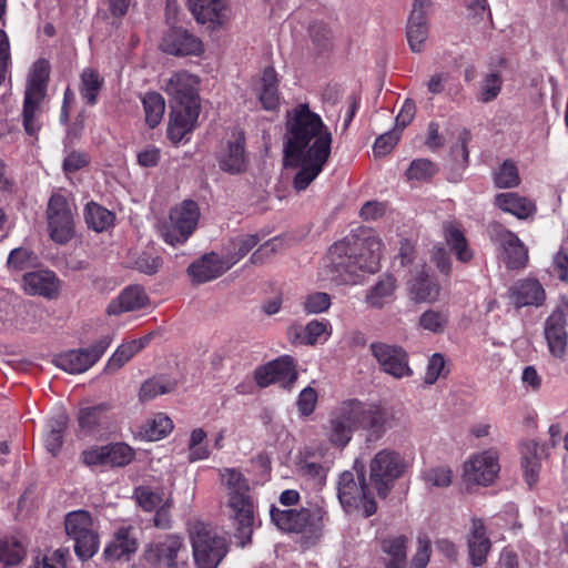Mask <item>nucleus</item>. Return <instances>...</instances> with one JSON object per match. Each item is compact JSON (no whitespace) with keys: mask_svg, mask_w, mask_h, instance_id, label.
Listing matches in <instances>:
<instances>
[{"mask_svg":"<svg viewBox=\"0 0 568 568\" xmlns=\"http://www.w3.org/2000/svg\"><path fill=\"white\" fill-rule=\"evenodd\" d=\"M353 429L348 427L334 412L329 418L328 438L332 444L345 447L353 436Z\"/></svg>","mask_w":568,"mask_h":568,"instance_id":"864d4df0","label":"nucleus"},{"mask_svg":"<svg viewBox=\"0 0 568 568\" xmlns=\"http://www.w3.org/2000/svg\"><path fill=\"white\" fill-rule=\"evenodd\" d=\"M24 557L22 545L14 539H0V562L4 566H14Z\"/></svg>","mask_w":568,"mask_h":568,"instance_id":"4d7b16f0","label":"nucleus"},{"mask_svg":"<svg viewBox=\"0 0 568 568\" xmlns=\"http://www.w3.org/2000/svg\"><path fill=\"white\" fill-rule=\"evenodd\" d=\"M44 97L24 93L22 123L24 131L33 136L41 128V103Z\"/></svg>","mask_w":568,"mask_h":568,"instance_id":"58836bf2","label":"nucleus"},{"mask_svg":"<svg viewBox=\"0 0 568 568\" xmlns=\"http://www.w3.org/2000/svg\"><path fill=\"white\" fill-rule=\"evenodd\" d=\"M371 352L382 369L395 378H403L413 374L408 365L407 353L402 347L375 342L371 344Z\"/></svg>","mask_w":568,"mask_h":568,"instance_id":"f3484780","label":"nucleus"},{"mask_svg":"<svg viewBox=\"0 0 568 568\" xmlns=\"http://www.w3.org/2000/svg\"><path fill=\"white\" fill-rule=\"evenodd\" d=\"M258 243L256 235H243L236 237L233 242V251L224 258L225 261H232V266L243 258L254 246Z\"/></svg>","mask_w":568,"mask_h":568,"instance_id":"bf43d9fd","label":"nucleus"},{"mask_svg":"<svg viewBox=\"0 0 568 568\" xmlns=\"http://www.w3.org/2000/svg\"><path fill=\"white\" fill-rule=\"evenodd\" d=\"M67 535L74 540L75 555L82 561L92 558L99 550V536L93 527V519L87 510L69 513L64 519Z\"/></svg>","mask_w":568,"mask_h":568,"instance_id":"0eeeda50","label":"nucleus"},{"mask_svg":"<svg viewBox=\"0 0 568 568\" xmlns=\"http://www.w3.org/2000/svg\"><path fill=\"white\" fill-rule=\"evenodd\" d=\"M161 48L173 55H200L203 51L202 41L183 29H172L165 33Z\"/></svg>","mask_w":568,"mask_h":568,"instance_id":"5701e85b","label":"nucleus"},{"mask_svg":"<svg viewBox=\"0 0 568 568\" xmlns=\"http://www.w3.org/2000/svg\"><path fill=\"white\" fill-rule=\"evenodd\" d=\"M200 207L196 202L185 200L173 207L169 221L162 226L161 235L170 245L183 244L195 231L200 220Z\"/></svg>","mask_w":568,"mask_h":568,"instance_id":"9d476101","label":"nucleus"},{"mask_svg":"<svg viewBox=\"0 0 568 568\" xmlns=\"http://www.w3.org/2000/svg\"><path fill=\"white\" fill-rule=\"evenodd\" d=\"M189 534L196 566L216 568L227 552L225 539L202 521L193 523Z\"/></svg>","mask_w":568,"mask_h":568,"instance_id":"423d86ee","label":"nucleus"},{"mask_svg":"<svg viewBox=\"0 0 568 568\" xmlns=\"http://www.w3.org/2000/svg\"><path fill=\"white\" fill-rule=\"evenodd\" d=\"M148 303L149 297L145 291L139 285H131L110 302L106 313L109 315H119L125 312H133L145 307Z\"/></svg>","mask_w":568,"mask_h":568,"instance_id":"a878e982","label":"nucleus"},{"mask_svg":"<svg viewBox=\"0 0 568 568\" xmlns=\"http://www.w3.org/2000/svg\"><path fill=\"white\" fill-rule=\"evenodd\" d=\"M410 298L416 303H435L440 297L442 286L426 271H418L407 284Z\"/></svg>","mask_w":568,"mask_h":568,"instance_id":"393cba45","label":"nucleus"},{"mask_svg":"<svg viewBox=\"0 0 568 568\" xmlns=\"http://www.w3.org/2000/svg\"><path fill=\"white\" fill-rule=\"evenodd\" d=\"M397 281L392 274L382 275L378 281L367 290L365 303L368 307L382 310L395 298Z\"/></svg>","mask_w":568,"mask_h":568,"instance_id":"bb28decb","label":"nucleus"},{"mask_svg":"<svg viewBox=\"0 0 568 568\" xmlns=\"http://www.w3.org/2000/svg\"><path fill=\"white\" fill-rule=\"evenodd\" d=\"M216 160L220 169L225 172H242L246 165L244 135L241 132H234L232 136L221 145L216 154Z\"/></svg>","mask_w":568,"mask_h":568,"instance_id":"6ab92c4d","label":"nucleus"},{"mask_svg":"<svg viewBox=\"0 0 568 568\" xmlns=\"http://www.w3.org/2000/svg\"><path fill=\"white\" fill-rule=\"evenodd\" d=\"M84 220L88 226L95 232H103L113 225V212L95 202H89L84 209Z\"/></svg>","mask_w":568,"mask_h":568,"instance_id":"79ce46f5","label":"nucleus"},{"mask_svg":"<svg viewBox=\"0 0 568 568\" xmlns=\"http://www.w3.org/2000/svg\"><path fill=\"white\" fill-rule=\"evenodd\" d=\"M495 204L501 211L513 214L519 220H526L536 212V205L532 201L515 192L497 194Z\"/></svg>","mask_w":568,"mask_h":568,"instance_id":"473e14b6","label":"nucleus"},{"mask_svg":"<svg viewBox=\"0 0 568 568\" xmlns=\"http://www.w3.org/2000/svg\"><path fill=\"white\" fill-rule=\"evenodd\" d=\"M408 538L405 535L388 536L381 541L385 568H405Z\"/></svg>","mask_w":568,"mask_h":568,"instance_id":"7c9ffc66","label":"nucleus"},{"mask_svg":"<svg viewBox=\"0 0 568 568\" xmlns=\"http://www.w3.org/2000/svg\"><path fill=\"white\" fill-rule=\"evenodd\" d=\"M487 234L493 244L499 250L501 256L520 241L514 232L499 222L489 223Z\"/></svg>","mask_w":568,"mask_h":568,"instance_id":"c03bdc74","label":"nucleus"},{"mask_svg":"<svg viewBox=\"0 0 568 568\" xmlns=\"http://www.w3.org/2000/svg\"><path fill=\"white\" fill-rule=\"evenodd\" d=\"M37 256L29 250L17 247L8 257V266L14 271H23L36 264Z\"/></svg>","mask_w":568,"mask_h":568,"instance_id":"0e129e2a","label":"nucleus"},{"mask_svg":"<svg viewBox=\"0 0 568 568\" xmlns=\"http://www.w3.org/2000/svg\"><path fill=\"white\" fill-rule=\"evenodd\" d=\"M409 460L398 450L384 448L378 450L369 462V481L378 497L386 498L396 480L409 469Z\"/></svg>","mask_w":568,"mask_h":568,"instance_id":"39448f33","label":"nucleus"},{"mask_svg":"<svg viewBox=\"0 0 568 568\" xmlns=\"http://www.w3.org/2000/svg\"><path fill=\"white\" fill-rule=\"evenodd\" d=\"M568 302L560 304L547 317L544 325V337L549 353L560 361H565L568 347L567 333Z\"/></svg>","mask_w":568,"mask_h":568,"instance_id":"4468645a","label":"nucleus"},{"mask_svg":"<svg viewBox=\"0 0 568 568\" xmlns=\"http://www.w3.org/2000/svg\"><path fill=\"white\" fill-rule=\"evenodd\" d=\"M49 78V64L45 60L34 62L28 78L24 93L45 97L47 81Z\"/></svg>","mask_w":568,"mask_h":568,"instance_id":"de8ad7c7","label":"nucleus"},{"mask_svg":"<svg viewBox=\"0 0 568 568\" xmlns=\"http://www.w3.org/2000/svg\"><path fill=\"white\" fill-rule=\"evenodd\" d=\"M254 379L260 387L280 383L282 387L291 389L297 379L295 362L291 356H283L260 366L254 372Z\"/></svg>","mask_w":568,"mask_h":568,"instance_id":"2eb2a0df","label":"nucleus"},{"mask_svg":"<svg viewBox=\"0 0 568 568\" xmlns=\"http://www.w3.org/2000/svg\"><path fill=\"white\" fill-rule=\"evenodd\" d=\"M272 523L285 532H305L313 525L314 514L307 508L280 509L271 508Z\"/></svg>","mask_w":568,"mask_h":568,"instance_id":"aec40b11","label":"nucleus"},{"mask_svg":"<svg viewBox=\"0 0 568 568\" xmlns=\"http://www.w3.org/2000/svg\"><path fill=\"white\" fill-rule=\"evenodd\" d=\"M334 413L348 426L353 432L363 428L372 435L381 437L387 429L397 425L395 414L386 408L365 404L357 399L345 400L339 404Z\"/></svg>","mask_w":568,"mask_h":568,"instance_id":"20e7f679","label":"nucleus"},{"mask_svg":"<svg viewBox=\"0 0 568 568\" xmlns=\"http://www.w3.org/2000/svg\"><path fill=\"white\" fill-rule=\"evenodd\" d=\"M139 542L133 527L122 526L114 532V539L104 549V555L113 560L129 557L138 550Z\"/></svg>","mask_w":568,"mask_h":568,"instance_id":"cd10ccee","label":"nucleus"},{"mask_svg":"<svg viewBox=\"0 0 568 568\" xmlns=\"http://www.w3.org/2000/svg\"><path fill=\"white\" fill-rule=\"evenodd\" d=\"M445 239L450 248L455 252L456 257L459 262H469L474 253L468 247L466 237L460 229L454 223H446L444 225Z\"/></svg>","mask_w":568,"mask_h":568,"instance_id":"ea45409f","label":"nucleus"},{"mask_svg":"<svg viewBox=\"0 0 568 568\" xmlns=\"http://www.w3.org/2000/svg\"><path fill=\"white\" fill-rule=\"evenodd\" d=\"M111 342L112 338L109 335L103 336L91 348L72 349L58 355L54 364L70 374H81L101 358Z\"/></svg>","mask_w":568,"mask_h":568,"instance_id":"ddd939ff","label":"nucleus"},{"mask_svg":"<svg viewBox=\"0 0 568 568\" xmlns=\"http://www.w3.org/2000/svg\"><path fill=\"white\" fill-rule=\"evenodd\" d=\"M232 267V261H225L215 253L204 255L202 258L193 262L187 273L192 282L202 284L217 278Z\"/></svg>","mask_w":568,"mask_h":568,"instance_id":"b1692460","label":"nucleus"},{"mask_svg":"<svg viewBox=\"0 0 568 568\" xmlns=\"http://www.w3.org/2000/svg\"><path fill=\"white\" fill-rule=\"evenodd\" d=\"M149 337L133 339L120 345L113 355L109 358L105 371L115 372L128 363L138 352H140L149 342Z\"/></svg>","mask_w":568,"mask_h":568,"instance_id":"a19ab883","label":"nucleus"},{"mask_svg":"<svg viewBox=\"0 0 568 568\" xmlns=\"http://www.w3.org/2000/svg\"><path fill=\"white\" fill-rule=\"evenodd\" d=\"M230 518L235 527V537L242 547L251 541L254 528L258 525L256 505L253 497L226 503Z\"/></svg>","mask_w":568,"mask_h":568,"instance_id":"dca6fc26","label":"nucleus"},{"mask_svg":"<svg viewBox=\"0 0 568 568\" xmlns=\"http://www.w3.org/2000/svg\"><path fill=\"white\" fill-rule=\"evenodd\" d=\"M437 169L436 165L427 159L414 160L406 171L408 180H427L430 179Z\"/></svg>","mask_w":568,"mask_h":568,"instance_id":"e2e57ef3","label":"nucleus"},{"mask_svg":"<svg viewBox=\"0 0 568 568\" xmlns=\"http://www.w3.org/2000/svg\"><path fill=\"white\" fill-rule=\"evenodd\" d=\"M103 84V79L93 69H84L81 73L80 93L89 104L97 102L98 93Z\"/></svg>","mask_w":568,"mask_h":568,"instance_id":"09e8293b","label":"nucleus"},{"mask_svg":"<svg viewBox=\"0 0 568 568\" xmlns=\"http://www.w3.org/2000/svg\"><path fill=\"white\" fill-rule=\"evenodd\" d=\"M338 499L348 513L358 511L364 517H371L377 510L364 475L356 480L352 471L342 473L338 480Z\"/></svg>","mask_w":568,"mask_h":568,"instance_id":"1a4fd4ad","label":"nucleus"},{"mask_svg":"<svg viewBox=\"0 0 568 568\" xmlns=\"http://www.w3.org/2000/svg\"><path fill=\"white\" fill-rule=\"evenodd\" d=\"M221 485L226 491V503L252 497L248 480L236 468L219 469Z\"/></svg>","mask_w":568,"mask_h":568,"instance_id":"2f4dec72","label":"nucleus"},{"mask_svg":"<svg viewBox=\"0 0 568 568\" xmlns=\"http://www.w3.org/2000/svg\"><path fill=\"white\" fill-rule=\"evenodd\" d=\"M332 142L328 126L308 104H297L287 112L283 152L285 165L298 168L293 182L297 191L305 190L323 171Z\"/></svg>","mask_w":568,"mask_h":568,"instance_id":"f257e3e1","label":"nucleus"},{"mask_svg":"<svg viewBox=\"0 0 568 568\" xmlns=\"http://www.w3.org/2000/svg\"><path fill=\"white\" fill-rule=\"evenodd\" d=\"M450 323V312L447 307H432L418 317V326L434 335L444 334Z\"/></svg>","mask_w":568,"mask_h":568,"instance_id":"4c0bfd02","label":"nucleus"},{"mask_svg":"<svg viewBox=\"0 0 568 568\" xmlns=\"http://www.w3.org/2000/svg\"><path fill=\"white\" fill-rule=\"evenodd\" d=\"M500 470L498 454L487 449L471 455L463 465V479L467 485L488 486Z\"/></svg>","mask_w":568,"mask_h":568,"instance_id":"9b49d317","label":"nucleus"},{"mask_svg":"<svg viewBox=\"0 0 568 568\" xmlns=\"http://www.w3.org/2000/svg\"><path fill=\"white\" fill-rule=\"evenodd\" d=\"M144 560L152 568H180L186 558L184 539L179 534H165L145 545Z\"/></svg>","mask_w":568,"mask_h":568,"instance_id":"6e6552de","label":"nucleus"},{"mask_svg":"<svg viewBox=\"0 0 568 568\" xmlns=\"http://www.w3.org/2000/svg\"><path fill=\"white\" fill-rule=\"evenodd\" d=\"M509 302L517 308L540 306L546 300V292L538 280L523 278L515 282L508 291Z\"/></svg>","mask_w":568,"mask_h":568,"instance_id":"412c9836","label":"nucleus"},{"mask_svg":"<svg viewBox=\"0 0 568 568\" xmlns=\"http://www.w3.org/2000/svg\"><path fill=\"white\" fill-rule=\"evenodd\" d=\"M382 240L374 234L335 243L328 252L332 280L338 284H357L361 273L379 270Z\"/></svg>","mask_w":568,"mask_h":568,"instance_id":"f03ea898","label":"nucleus"},{"mask_svg":"<svg viewBox=\"0 0 568 568\" xmlns=\"http://www.w3.org/2000/svg\"><path fill=\"white\" fill-rule=\"evenodd\" d=\"M331 334L332 326L326 320H313L301 332H297V327L288 329V335L293 343L305 345H315L321 341H326Z\"/></svg>","mask_w":568,"mask_h":568,"instance_id":"c9c22d12","label":"nucleus"},{"mask_svg":"<svg viewBox=\"0 0 568 568\" xmlns=\"http://www.w3.org/2000/svg\"><path fill=\"white\" fill-rule=\"evenodd\" d=\"M50 236L58 243H67L73 235L74 222L71 206L64 195L53 193L48 203Z\"/></svg>","mask_w":568,"mask_h":568,"instance_id":"f8f14e48","label":"nucleus"},{"mask_svg":"<svg viewBox=\"0 0 568 568\" xmlns=\"http://www.w3.org/2000/svg\"><path fill=\"white\" fill-rule=\"evenodd\" d=\"M110 410L111 406L106 403L81 408L78 415L79 427L87 434L94 433L101 427H106L111 422Z\"/></svg>","mask_w":568,"mask_h":568,"instance_id":"e433bc0d","label":"nucleus"},{"mask_svg":"<svg viewBox=\"0 0 568 568\" xmlns=\"http://www.w3.org/2000/svg\"><path fill=\"white\" fill-rule=\"evenodd\" d=\"M503 79L498 71L488 72L480 82L478 100L488 103L495 100L501 91Z\"/></svg>","mask_w":568,"mask_h":568,"instance_id":"603ef678","label":"nucleus"},{"mask_svg":"<svg viewBox=\"0 0 568 568\" xmlns=\"http://www.w3.org/2000/svg\"><path fill=\"white\" fill-rule=\"evenodd\" d=\"M144 109L145 123L149 128L154 129L163 119L165 111V101L158 92H148L142 98Z\"/></svg>","mask_w":568,"mask_h":568,"instance_id":"37998d69","label":"nucleus"},{"mask_svg":"<svg viewBox=\"0 0 568 568\" xmlns=\"http://www.w3.org/2000/svg\"><path fill=\"white\" fill-rule=\"evenodd\" d=\"M58 288V280L50 271H34L23 275V290L29 295L53 297Z\"/></svg>","mask_w":568,"mask_h":568,"instance_id":"c85d7f7f","label":"nucleus"},{"mask_svg":"<svg viewBox=\"0 0 568 568\" xmlns=\"http://www.w3.org/2000/svg\"><path fill=\"white\" fill-rule=\"evenodd\" d=\"M544 456L545 447L534 440L525 443L521 447V466L525 480L529 486L538 480Z\"/></svg>","mask_w":568,"mask_h":568,"instance_id":"72a5a7b5","label":"nucleus"},{"mask_svg":"<svg viewBox=\"0 0 568 568\" xmlns=\"http://www.w3.org/2000/svg\"><path fill=\"white\" fill-rule=\"evenodd\" d=\"M445 366L446 362L444 356L440 353L433 354L428 359L424 382L428 385H433L440 377H445L448 373Z\"/></svg>","mask_w":568,"mask_h":568,"instance_id":"69168bd1","label":"nucleus"},{"mask_svg":"<svg viewBox=\"0 0 568 568\" xmlns=\"http://www.w3.org/2000/svg\"><path fill=\"white\" fill-rule=\"evenodd\" d=\"M190 8L200 23L223 27L231 19L227 0H189Z\"/></svg>","mask_w":568,"mask_h":568,"instance_id":"4be33fe9","label":"nucleus"},{"mask_svg":"<svg viewBox=\"0 0 568 568\" xmlns=\"http://www.w3.org/2000/svg\"><path fill=\"white\" fill-rule=\"evenodd\" d=\"M430 6L432 0H414L413 2V9L406 28V37L410 50L415 53L424 51L428 39L429 24L427 12Z\"/></svg>","mask_w":568,"mask_h":568,"instance_id":"a211bd4d","label":"nucleus"},{"mask_svg":"<svg viewBox=\"0 0 568 568\" xmlns=\"http://www.w3.org/2000/svg\"><path fill=\"white\" fill-rule=\"evenodd\" d=\"M173 429V423L163 413L156 414L152 419L144 423L141 435L151 442L160 440Z\"/></svg>","mask_w":568,"mask_h":568,"instance_id":"49530a36","label":"nucleus"},{"mask_svg":"<svg viewBox=\"0 0 568 568\" xmlns=\"http://www.w3.org/2000/svg\"><path fill=\"white\" fill-rule=\"evenodd\" d=\"M199 84V77L182 70L174 72L163 87L174 103L170 114L168 138L175 144L195 129L200 114Z\"/></svg>","mask_w":568,"mask_h":568,"instance_id":"7ed1b4c3","label":"nucleus"},{"mask_svg":"<svg viewBox=\"0 0 568 568\" xmlns=\"http://www.w3.org/2000/svg\"><path fill=\"white\" fill-rule=\"evenodd\" d=\"M278 80L273 68L267 67L254 82V91L266 110H274L280 102Z\"/></svg>","mask_w":568,"mask_h":568,"instance_id":"c756f323","label":"nucleus"},{"mask_svg":"<svg viewBox=\"0 0 568 568\" xmlns=\"http://www.w3.org/2000/svg\"><path fill=\"white\" fill-rule=\"evenodd\" d=\"M422 478L429 488H446L452 485L454 474L450 467L438 465L425 469Z\"/></svg>","mask_w":568,"mask_h":568,"instance_id":"8fccbe9b","label":"nucleus"},{"mask_svg":"<svg viewBox=\"0 0 568 568\" xmlns=\"http://www.w3.org/2000/svg\"><path fill=\"white\" fill-rule=\"evenodd\" d=\"M503 261L509 270H523L527 266L529 261L528 248L520 240L503 256Z\"/></svg>","mask_w":568,"mask_h":568,"instance_id":"13d9d810","label":"nucleus"},{"mask_svg":"<svg viewBox=\"0 0 568 568\" xmlns=\"http://www.w3.org/2000/svg\"><path fill=\"white\" fill-rule=\"evenodd\" d=\"M494 181L499 189L516 187L520 183V178L516 164L506 160L494 173Z\"/></svg>","mask_w":568,"mask_h":568,"instance_id":"3c124183","label":"nucleus"},{"mask_svg":"<svg viewBox=\"0 0 568 568\" xmlns=\"http://www.w3.org/2000/svg\"><path fill=\"white\" fill-rule=\"evenodd\" d=\"M491 544L487 537L485 526L481 520H473L471 531L468 538V554L470 562L475 567L481 566L490 550Z\"/></svg>","mask_w":568,"mask_h":568,"instance_id":"f704fd0d","label":"nucleus"},{"mask_svg":"<svg viewBox=\"0 0 568 568\" xmlns=\"http://www.w3.org/2000/svg\"><path fill=\"white\" fill-rule=\"evenodd\" d=\"M136 503L146 511L158 508L163 500L161 491H153L149 487H139L135 489Z\"/></svg>","mask_w":568,"mask_h":568,"instance_id":"338daca9","label":"nucleus"},{"mask_svg":"<svg viewBox=\"0 0 568 568\" xmlns=\"http://www.w3.org/2000/svg\"><path fill=\"white\" fill-rule=\"evenodd\" d=\"M332 304L331 296L324 292L308 294L303 302V310L307 314H320L326 312Z\"/></svg>","mask_w":568,"mask_h":568,"instance_id":"680f3d73","label":"nucleus"},{"mask_svg":"<svg viewBox=\"0 0 568 568\" xmlns=\"http://www.w3.org/2000/svg\"><path fill=\"white\" fill-rule=\"evenodd\" d=\"M105 450L108 466L122 467L130 464L134 458L133 449L124 443L108 445Z\"/></svg>","mask_w":568,"mask_h":568,"instance_id":"5fc2aeb1","label":"nucleus"},{"mask_svg":"<svg viewBox=\"0 0 568 568\" xmlns=\"http://www.w3.org/2000/svg\"><path fill=\"white\" fill-rule=\"evenodd\" d=\"M206 432L203 428H195L191 432L189 439V460L197 462L209 458L210 449L204 445Z\"/></svg>","mask_w":568,"mask_h":568,"instance_id":"6e6d98bb","label":"nucleus"},{"mask_svg":"<svg viewBox=\"0 0 568 568\" xmlns=\"http://www.w3.org/2000/svg\"><path fill=\"white\" fill-rule=\"evenodd\" d=\"M432 554V542L427 535L419 534L417 537L416 552L410 560L409 568H426Z\"/></svg>","mask_w":568,"mask_h":568,"instance_id":"052dcab7","label":"nucleus"},{"mask_svg":"<svg viewBox=\"0 0 568 568\" xmlns=\"http://www.w3.org/2000/svg\"><path fill=\"white\" fill-rule=\"evenodd\" d=\"M176 384L164 377L156 376L146 379L140 387L139 398L141 402H150L159 395L171 393L175 389Z\"/></svg>","mask_w":568,"mask_h":568,"instance_id":"a18cd8bd","label":"nucleus"},{"mask_svg":"<svg viewBox=\"0 0 568 568\" xmlns=\"http://www.w3.org/2000/svg\"><path fill=\"white\" fill-rule=\"evenodd\" d=\"M297 470L303 477L312 479L318 484L323 483L326 478V468L308 458L298 463Z\"/></svg>","mask_w":568,"mask_h":568,"instance_id":"774afa93","label":"nucleus"}]
</instances>
